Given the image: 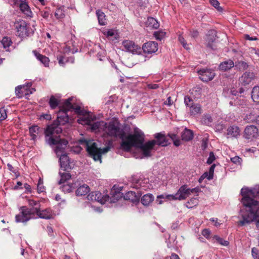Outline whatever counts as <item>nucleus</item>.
Here are the masks:
<instances>
[{
  "label": "nucleus",
  "mask_w": 259,
  "mask_h": 259,
  "mask_svg": "<svg viewBox=\"0 0 259 259\" xmlns=\"http://www.w3.org/2000/svg\"><path fill=\"white\" fill-rule=\"evenodd\" d=\"M242 196L241 202L246 209V212L241 211L242 220L239 222V225L243 226L254 220L256 221V226L259 229V203L253 198H259V186L248 189L243 188L241 190Z\"/></svg>",
  "instance_id": "f257e3e1"
},
{
  "label": "nucleus",
  "mask_w": 259,
  "mask_h": 259,
  "mask_svg": "<svg viewBox=\"0 0 259 259\" xmlns=\"http://www.w3.org/2000/svg\"><path fill=\"white\" fill-rule=\"evenodd\" d=\"M144 136L143 133L136 128L133 135H130L125 137V140L122 142L121 146L126 151H129L132 147L139 148L141 153V158L150 157L152 152L155 151L154 147L156 142L153 140L144 143Z\"/></svg>",
  "instance_id": "f03ea898"
},
{
  "label": "nucleus",
  "mask_w": 259,
  "mask_h": 259,
  "mask_svg": "<svg viewBox=\"0 0 259 259\" xmlns=\"http://www.w3.org/2000/svg\"><path fill=\"white\" fill-rule=\"evenodd\" d=\"M92 131L96 132H103L104 135L112 137H117L121 135L122 141L125 140L123 135L121 134V131L119 127L118 123L116 121H111L105 122L103 121H97L94 123L91 126Z\"/></svg>",
  "instance_id": "7ed1b4c3"
},
{
  "label": "nucleus",
  "mask_w": 259,
  "mask_h": 259,
  "mask_svg": "<svg viewBox=\"0 0 259 259\" xmlns=\"http://www.w3.org/2000/svg\"><path fill=\"white\" fill-rule=\"evenodd\" d=\"M72 98H69L64 101L63 104L58 112L57 113V123L64 125L69 120V116L67 113V111L74 110L75 113L80 112V106L76 105H73L71 103Z\"/></svg>",
  "instance_id": "20e7f679"
},
{
  "label": "nucleus",
  "mask_w": 259,
  "mask_h": 259,
  "mask_svg": "<svg viewBox=\"0 0 259 259\" xmlns=\"http://www.w3.org/2000/svg\"><path fill=\"white\" fill-rule=\"evenodd\" d=\"M81 145L84 146L90 156L92 157L95 161H100L102 162L101 154L107 152L109 149V147H106L103 149L99 148L97 144L93 140H87L81 139L79 141Z\"/></svg>",
  "instance_id": "39448f33"
},
{
  "label": "nucleus",
  "mask_w": 259,
  "mask_h": 259,
  "mask_svg": "<svg viewBox=\"0 0 259 259\" xmlns=\"http://www.w3.org/2000/svg\"><path fill=\"white\" fill-rule=\"evenodd\" d=\"M62 128L59 125L54 122L49 125L45 131L46 141L50 145H55L58 142L59 136L57 135L62 132Z\"/></svg>",
  "instance_id": "423d86ee"
},
{
  "label": "nucleus",
  "mask_w": 259,
  "mask_h": 259,
  "mask_svg": "<svg viewBox=\"0 0 259 259\" xmlns=\"http://www.w3.org/2000/svg\"><path fill=\"white\" fill-rule=\"evenodd\" d=\"M15 27L17 29V35L21 37L24 38L32 35L35 29L31 28L29 24H28L24 20H19L15 23Z\"/></svg>",
  "instance_id": "0eeeda50"
},
{
  "label": "nucleus",
  "mask_w": 259,
  "mask_h": 259,
  "mask_svg": "<svg viewBox=\"0 0 259 259\" xmlns=\"http://www.w3.org/2000/svg\"><path fill=\"white\" fill-rule=\"evenodd\" d=\"M19 214L16 215L15 219L17 223H25L30 219L36 218L34 216V209L28 208L26 206L21 207Z\"/></svg>",
  "instance_id": "6e6552de"
},
{
  "label": "nucleus",
  "mask_w": 259,
  "mask_h": 259,
  "mask_svg": "<svg viewBox=\"0 0 259 259\" xmlns=\"http://www.w3.org/2000/svg\"><path fill=\"white\" fill-rule=\"evenodd\" d=\"M200 191V189L198 187L191 189L187 185H183L176 193L178 200H185L191 194H197Z\"/></svg>",
  "instance_id": "1a4fd4ad"
},
{
  "label": "nucleus",
  "mask_w": 259,
  "mask_h": 259,
  "mask_svg": "<svg viewBox=\"0 0 259 259\" xmlns=\"http://www.w3.org/2000/svg\"><path fill=\"white\" fill-rule=\"evenodd\" d=\"M122 45L123 50L133 54H139L141 52V47L132 40H125L122 41Z\"/></svg>",
  "instance_id": "9d476101"
},
{
  "label": "nucleus",
  "mask_w": 259,
  "mask_h": 259,
  "mask_svg": "<svg viewBox=\"0 0 259 259\" xmlns=\"http://www.w3.org/2000/svg\"><path fill=\"white\" fill-rule=\"evenodd\" d=\"M59 157L60 165L64 171H68L73 168L74 164L70 161L67 154H61Z\"/></svg>",
  "instance_id": "9b49d317"
},
{
  "label": "nucleus",
  "mask_w": 259,
  "mask_h": 259,
  "mask_svg": "<svg viewBox=\"0 0 259 259\" xmlns=\"http://www.w3.org/2000/svg\"><path fill=\"white\" fill-rule=\"evenodd\" d=\"M258 136V129L253 125L247 126L244 131V137L247 139L256 138Z\"/></svg>",
  "instance_id": "f8f14e48"
},
{
  "label": "nucleus",
  "mask_w": 259,
  "mask_h": 259,
  "mask_svg": "<svg viewBox=\"0 0 259 259\" xmlns=\"http://www.w3.org/2000/svg\"><path fill=\"white\" fill-rule=\"evenodd\" d=\"M76 113L79 115L77 119V122L79 124L90 125L93 120V118L90 113L84 112L81 109L80 112Z\"/></svg>",
  "instance_id": "ddd939ff"
},
{
  "label": "nucleus",
  "mask_w": 259,
  "mask_h": 259,
  "mask_svg": "<svg viewBox=\"0 0 259 259\" xmlns=\"http://www.w3.org/2000/svg\"><path fill=\"white\" fill-rule=\"evenodd\" d=\"M142 49L145 54H151L158 50V44L155 41H150L144 44Z\"/></svg>",
  "instance_id": "4468645a"
},
{
  "label": "nucleus",
  "mask_w": 259,
  "mask_h": 259,
  "mask_svg": "<svg viewBox=\"0 0 259 259\" xmlns=\"http://www.w3.org/2000/svg\"><path fill=\"white\" fill-rule=\"evenodd\" d=\"M199 74L200 75V79L203 81H208L212 80L215 75L213 71L210 69H203L198 71Z\"/></svg>",
  "instance_id": "2eb2a0df"
},
{
  "label": "nucleus",
  "mask_w": 259,
  "mask_h": 259,
  "mask_svg": "<svg viewBox=\"0 0 259 259\" xmlns=\"http://www.w3.org/2000/svg\"><path fill=\"white\" fill-rule=\"evenodd\" d=\"M34 214L36 213L37 215L41 219H50L52 218V212L50 209H46L42 211L40 210V205L34 208Z\"/></svg>",
  "instance_id": "dca6fc26"
},
{
  "label": "nucleus",
  "mask_w": 259,
  "mask_h": 259,
  "mask_svg": "<svg viewBox=\"0 0 259 259\" xmlns=\"http://www.w3.org/2000/svg\"><path fill=\"white\" fill-rule=\"evenodd\" d=\"M68 144V142L66 140L58 139V143L55 144L57 146L55 149V152L58 157L61 154H65L64 150Z\"/></svg>",
  "instance_id": "f3484780"
},
{
  "label": "nucleus",
  "mask_w": 259,
  "mask_h": 259,
  "mask_svg": "<svg viewBox=\"0 0 259 259\" xmlns=\"http://www.w3.org/2000/svg\"><path fill=\"white\" fill-rule=\"evenodd\" d=\"M102 194L99 192H93L88 195V200L97 201L101 204H104L109 198L108 196L105 197H101Z\"/></svg>",
  "instance_id": "a211bd4d"
},
{
  "label": "nucleus",
  "mask_w": 259,
  "mask_h": 259,
  "mask_svg": "<svg viewBox=\"0 0 259 259\" xmlns=\"http://www.w3.org/2000/svg\"><path fill=\"white\" fill-rule=\"evenodd\" d=\"M216 36V32L213 30H209L206 35L207 46L213 50L215 49V47L212 43L215 41Z\"/></svg>",
  "instance_id": "6ab92c4d"
},
{
  "label": "nucleus",
  "mask_w": 259,
  "mask_h": 259,
  "mask_svg": "<svg viewBox=\"0 0 259 259\" xmlns=\"http://www.w3.org/2000/svg\"><path fill=\"white\" fill-rule=\"evenodd\" d=\"M254 77V75L253 73L246 72L240 78L239 80L243 85H245L249 84L253 79Z\"/></svg>",
  "instance_id": "aec40b11"
},
{
  "label": "nucleus",
  "mask_w": 259,
  "mask_h": 259,
  "mask_svg": "<svg viewBox=\"0 0 259 259\" xmlns=\"http://www.w3.org/2000/svg\"><path fill=\"white\" fill-rule=\"evenodd\" d=\"M29 130L31 140L36 141L40 132V128L37 125H33L29 127Z\"/></svg>",
  "instance_id": "412c9836"
},
{
  "label": "nucleus",
  "mask_w": 259,
  "mask_h": 259,
  "mask_svg": "<svg viewBox=\"0 0 259 259\" xmlns=\"http://www.w3.org/2000/svg\"><path fill=\"white\" fill-rule=\"evenodd\" d=\"M140 195L137 194L136 192L130 191L126 193L124 196V199L128 200L133 202H138L139 201Z\"/></svg>",
  "instance_id": "4be33fe9"
},
{
  "label": "nucleus",
  "mask_w": 259,
  "mask_h": 259,
  "mask_svg": "<svg viewBox=\"0 0 259 259\" xmlns=\"http://www.w3.org/2000/svg\"><path fill=\"white\" fill-rule=\"evenodd\" d=\"M240 130L237 126H229L227 129V136L228 138H237L240 135Z\"/></svg>",
  "instance_id": "5701e85b"
},
{
  "label": "nucleus",
  "mask_w": 259,
  "mask_h": 259,
  "mask_svg": "<svg viewBox=\"0 0 259 259\" xmlns=\"http://www.w3.org/2000/svg\"><path fill=\"white\" fill-rule=\"evenodd\" d=\"M155 138L157 139L156 144L161 146H166L168 145V142L165 136L161 134L157 133L155 135Z\"/></svg>",
  "instance_id": "b1692460"
},
{
  "label": "nucleus",
  "mask_w": 259,
  "mask_h": 259,
  "mask_svg": "<svg viewBox=\"0 0 259 259\" xmlns=\"http://www.w3.org/2000/svg\"><path fill=\"white\" fill-rule=\"evenodd\" d=\"M33 53L37 59L43 64L45 67L49 66L50 60L48 57L38 53L36 51H33Z\"/></svg>",
  "instance_id": "393cba45"
},
{
  "label": "nucleus",
  "mask_w": 259,
  "mask_h": 259,
  "mask_svg": "<svg viewBox=\"0 0 259 259\" xmlns=\"http://www.w3.org/2000/svg\"><path fill=\"white\" fill-rule=\"evenodd\" d=\"M234 66L233 61L230 59L222 62L219 65V69L222 71H227Z\"/></svg>",
  "instance_id": "a878e982"
},
{
  "label": "nucleus",
  "mask_w": 259,
  "mask_h": 259,
  "mask_svg": "<svg viewBox=\"0 0 259 259\" xmlns=\"http://www.w3.org/2000/svg\"><path fill=\"white\" fill-rule=\"evenodd\" d=\"M90 191V187L85 184L79 186L76 190L77 196H84Z\"/></svg>",
  "instance_id": "bb28decb"
},
{
  "label": "nucleus",
  "mask_w": 259,
  "mask_h": 259,
  "mask_svg": "<svg viewBox=\"0 0 259 259\" xmlns=\"http://www.w3.org/2000/svg\"><path fill=\"white\" fill-rule=\"evenodd\" d=\"M154 199V197L152 194H146L142 197L141 202L143 205L148 206L153 202Z\"/></svg>",
  "instance_id": "cd10ccee"
},
{
  "label": "nucleus",
  "mask_w": 259,
  "mask_h": 259,
  "mask_svg": "<svg viewBox=\"0 0 259 259\" xmlns=\"http://www.w3.org/2000/svg\"><path fill=\"white\" fill-rule=\"evenodd\" d=\"M145 25L147 27H149L151 29H157L159 24L157 21L153 17H149L147 19L145 23Z\"/></svg>",
  "instance_id": "c85d7f7f"
},
{
  "label": "nucleus",
  "mask_w": 259,
  "mask_h": 259,
  "mask_svg": "<svg viewBox=\"0 0 259 259\" xmlns=\"http://www.w3.org/2000/svg\"><path fill=\"white\" fill-rule=\"evenodd\" d=\"M181 137L183 140L188 141L193 138V133L192 131L186 128L182 133Z\"/></svg>",
  "instance_id": "c756f323"
},
{
  "label": "nucleus",
  "mask_w": 259,
  "mask_h": 259,
  "mask_svg": "<svg viewBox=\"0 0 259 259\" xmlns=\"http://www.w3.org/2000/svg\"><path fill=\"white\" fill-rule=\"evenodd\" d=\"M59 174L60 177V180L58 182V184L59 185L65 183L67 180H70L71 177L70 174L69 172H62L61 170H60Z\"/></svg>",
  "instance_id": "7c9ffc66"
},
{
  "label": "nucleus",
  "mask_w": 259,
  "mask_h": 259,
  "mask_svg": "<svg viewBox=\"0 0 259 259\" xmlns=\"http://www.w3.org/2000/svg\"><path fill=\"white\" fill-rule=\"evenodd\" d=\"M96 15L98 17V21L101 25H105L107 23L106 16L104 13L101 10H97L96 11Z\"/></svg>",
  "instance_id": "2f4dec72"
},
{
  "label": "nucleus",
  "mask_w": 259,
  "mask_h": 259,
  "mask_svg": "<svg viewBox=\"0 0 259 259\" xmlns=\"http://www.w3.org/2000/svg\"><path fill=\"white\" fill-rule=\"evenodd\" d=\"M189 108L190 113L192 115H196L198 114L201 113V106L198 104H194Z\"/></svg>",
  "instance_id": "473e14b6"
},
{
  "label": "nucleus",
  "mask_w": 259,
  "mask_h": 259,
  "mask_svg": "<svg viewBox=\"0 0 259 259\" xmlns=\"http://www.w3.org/2000/svg\"><path fill=\"white\" fill-rule=\"evenodd\" d=\"M251 98L254 102L259 103V86H255L253 88Z\"/></svg>",
  "instance_id": "72a5a7b5"
},
{
  "label": "nucleus",
  "mask_w": 259,
  "mask_h": 259,
  "mask_svg": "<svg viewBox=\"0 0 259 259\" xmlns=\"http://www.w3.org/2000/svg\"><path fill=\"white\" fill-rule=\"evenodd\" d=\"M199 203V199L197 198L193 197L186 203V206L189 208H192L197 206Z\"/></svg>",
  "instance_id": "f704fd0d"
},
{
  "label": "nucleus",
  "mask_w": 259,
  "mask_h": 259,
  "mask_svg": "<svg viewBox=\"0 0 259 259\" xmlns=\"http://www.w3.org/2000/svg\"><path fill=\"white\" fill-rule=\"evenodd\" d=\"M212 121L213 120L211 116L208 114L204 115L201 119L202 123L207 125H210Z\"/></svg>",
  "instance_id": "c9c22d12"
},
{
  "label": "nucleus",
  "mask_w": 259,
  "mask_h": 259,
  "mask_svg": "<svg viewBox=\"0 0 259 259\" xmlns=\"http://www.w3.org/2000/svg\"><path fill=\"white\" fill-rule=\"evenodd\" d=\"M73 188V184L69 183L62 185L61 187V189L64 193H69L72 191Z\"/></svg>",
  "instance_id": "e433bc0d"
},
{
  "label": "nucleus",
  "mask_w": 259,
  "mask_h": 259,
  "mask_svg": "<svg viewBox=\"0 0 259 259\" xmlns=\"http://www.w3.org/2000/svg\"><path fill=\"white\" fill-rule=\"evenodd\" d=\"M59 104L58 100L54 96H52L50 99L49 104L52 109L56 108Z\"/></svg>",
  "instance_id": "4c0bfd02"
},
{
  "label": "nucleus",
  "mask_w": 259,
  "mask_h": 259,
  "mask_svg": "<svg viewBox=\"0 0 259 259\" xmlns=\"http://www.w3.org/2000/svg\"><path fill=\"white\" fill-rule=\"evenodd\" d=\"M1 42L3 45L4 48L5 49L8 48L12 44V41L10 38L8 37H4L2 39Z\"/></svg>",
  "instance_id": "58836bf2"
},
{
  "label": "nucleus",
  "mask_w": 259,
  "mask_h": 259,
  "mask_svg": "<svg viewBox=\"0 0 259 259\" xmlns=\"http://www.w3.org/2000/svg\"><path fill=\"white\" fill-rule=\"evenodd\" d=\"M235 66L240 70H245L248 68V64L244 61H238L236 62Z\"/></svg>",
  "instance_id": "ea45409f"
},
{
  "label": "nucleus",
  "mask_w": 259,
  "mask_h": 259,
  "mask_svg": "<svg viewBox=\"0 0 259 259\" xmlns=\"http://www.w3.org/2000/svg\"><path fill=\"white\" fill-rule=\"evenodd\" d=\"M168 136L173 140L174 144L176 146H179L181 144L180 140L177 139V135L175 134H168Z\"/></svg>",
  "instance_id": "a19ab883"
},
{
  "label": "nucleus",
  "mask_w": 259,
  "mask_h": 259,
  "mask_svg": "<svg viewBox=\"0 0 259 259\" xmlns=\"http://www.w3.org/2000/svg\"><path fill=\"white\" fill-rule=\"evenodd\" d=\"M215 166V164L212 165L209 168V174H208L207 172H205L204 174V175H205V177L207 178V179L209 180L213 178V175Z\"/></svg>",
  "instance_id": "79ce46f5"
},
{
  "label": "nucleus",
  "mask_w": 259,
  "mask_h": 259,
  "mask_svg": "<svg viewBox=\"0 0 259 259\" xmlns=\"http://www.w3.org/2000/svg\"><path fill=\"white\" fill-rule=\"evenodd\" d=\"M213 238L215 239L217 243L223 246H227L229 245V243L228 241L225 240L218 236H214Z\"/></svg>",
  "instance_id": "37998d69"
},
{
  "label": "nucleus",
  "mask_w": 259,
  "mask_h": 259,
  "mask_svg": "<svg viewBox=\"0 0 259 259\" xmlns=\"http://www.w3.org/2000/svg\"><path fill=\"white\" fill-rule=\"evenodd\" d=\"M209 3L218 11L222 12L223 9L220 6V3L217 0H209Z\"/></svg>",
  "instance_id": "c03bdc74"
},
{
  "label": "nucleus",
  "mask_w": 259,
  "mask_h": 259,
  "mask_svg": "<svg viewBox=\"0 0 259 259\" xmlns=\"http://www.w3.org/2000/svg\"><path fill=\"white\" fill-rule=\"evenodd\" d=\"M64 15L63 9L61 8H58L55 12V16L57 19L62 18L64 17Z\"/></svg>",
  "instance_id": "a18cd8bd"
},
{
  "label": "nucleus",
  "mask_w": 259,
  "mask_h": 259,
  "mask_svg": "<svg viewBox=\"0 0 259 259\" xmlns=\"http://www.w3.org/2000/svg\"><path fill=\"white\" fill-rule=\"evenodd\" d=\"M184 102L186 106L189 108L194 104L193 100L188 96L185 97Z\"/></svg>",
  "instance_id": "49530a36"
},
{
  "label": "nucleus",
  "mask_w": 259,
  "mask_h": 259,
  "mask_svg": "<svg viewBox=\"0 0 259 259\" xmlns=\"http://www.w3.org/2000/svg\"><path fill=\"white\" fill-rule=\"evenodd\" d=\"M179 40L185 49H186V50H189L190 49L189 47V45L187 44L185 38L183 37V36H179Z\"/></svg>",
  "instance_id": "de8ad7c7"
},
{
  "label": "nucleus",
  "mask_w": 259,
  "mask_h": 259,
  "mask_svg": "<svg viewBox=\"0 0 259 259\" xmlns=\"http://www.w3.org/2000/svg\"><path fill=\"white\" fill-rule=\"evenodd\" d=\"M23 88H24V85H19V86L15 88V93H16V96L18 98H21L23 96V93L21 91V90Z\"/></svg>",
  "instance_id": "09e8293b"
},
{
  "label": "nucleus",
  "mask_w": 259,
  "mask_h": 259,
  "mask_svg": "<svg viewBox=\"0 0 259 259\" xmlns=\"http://www.w3.org/2000/svg\"><path fill=\"white\" fill-rule=\"evenodd\" d=\"M154 35L157 40H161L165 36V33L162 31L155 32Z\"/></svg>",
  "instance_id": "8fccbe9b"
},
{
  "label": "nucleus",
  "mask_w": 259,
  "mask_h": 259,
  "mask_svg": "<svg viewBox=\"0 0 259 259\" xmlns=\"http://www.w3.org/2000/svg\"><path fill=\"white\" fill-rule=\"evenodd\" d=\"M0 121H3L7 117V110L5 108H2L0 109Z\"/></svg>",
  "instance_id": "3c124183"
},
{
  "label": "nucleus",
  "mask_w": 259,
  "mask_h": 259,
  "mask_svg": "<svg viewBox=\"0 0 259 259\" xmlns=\"http://www.w3.org/2000/svg\"><path fill=\"white\" fill-rule=\"evenodd\" d=\"M106 35L108 37H114V38L117 39V32L115 30L110 29L107 31Z\"/></svg>",
  "instance_id": "603ef678"
},
{
  "label": "nucleus",
  "mask_w": 259,
  "mask_h": 259,
  "mask_svg": "<svg viewBox=\"0 0 259 259\" xmlns=\"http://www.w3.org/2000/svg\"><path fill=\"white\" fill-rule=\"evenodd\" d=\"M252 255L254 259H259L258 250L255 247H253L251 249Z\"/></svg>",
  "instance_id": "864d4df0"
},
{
  "label": "nucleus",
  "mask_w": 259,
  "mask_h": 259,
  "mask_svg": "<svg viewBox=\"0 0 259 259\" xmlns=\"http://www.w3.org/2000/svg\"><path fill=\"white\" fill-rule=\"evenodd\" d=\"M215 160V156L213 152H210L209 157L207 159V163L209 164H211Z\"/></svg>",
  "instance_id": "5fc2aeb1"
},
{
  "label": "nucleus",
  "mask_w": 259,
  "mask_h": 259,
  "mask_svg": "<svg viewBox=\"0 0 259 259\" xmlns=\"http://www.w3.org/2000/svg\"><path fill=\"white\" fill-rule=\"evenodd\" d=\"M37 190L39 193L42 192L45 190V187L42 186V182L40 180H39L37 184Z\"/></svg>",
  "instance_id": "6e6d98bb"
},
{
  "label": "nucleus",
  "mask_w": 259,
  "mask_h": 259,
  "mask_svg": "<svg viewBox=\"0 0 259 259\" xmlns=\"http://www.w3.org/2000/svg\"><path fill=\"white\" fill-rule=\"evenodd\" d=\"M166 199L169 200H178L176 193L175 194H169L165 195Z\"/></svg>",
  "instance_id": "4d7b16f0"
},
{
  "label": "nucleus",
  "mask_w": 259,
  "mask_h": 259,
  "mask_svg": "<svg viewBox=\"0 0 259 259\" xmlns=\"http://www.w3.org/2000/svg\"><path fill=\"white\" fill-rule=\"evenodd\" d=\"M202 234L203 236L206 237V238H208L210 235V231L208 229H204L202 231Z\"/></svg>",
  "instance_id": "13d9d810"
},
{
  "label": "nucleus",
  "mask_w": 259,
  "mask_h": 259,
  "mask_svg": "<svg viewBox=\"0 0 259 259\" xmlns=\"http://www.w3.org/2000/svg\"><path fill=\"white\" fill-rule=\"evenodd\" d=\"M28 202L29 205L31 206H37V205L39 206V203L38 202L35 201L34 200H32V199H29L28 200Z\"/></svg>",
  "instance_id": "bf43d9fd"
},
{
  "label": "nucleus",
  "mask_w": 259,
  "mask_h": 259,
  "mask_svg": "<svg viewBox=\"0 0 259 259\" xmlns=\"http://www.w3.org/2000/svg\"><path fill=\"white\" fill-rule=\"evenodd\" d=\"M240 158L238 156H235L231 158V161L235 164L240 163Z\"/></svg>",
  "instance_id": "052dcab7"
},
{
  "label": "nucleus",
  "mask_w": 259,
  "mask_h": 259,
  "mask_svg": "<svg viewBox=\"0 0 259 259\" xmlns=\"http://www.w3.org/2000/svg\"><path fill=\"white\" fill-rule=\"evenodd\" d=\"M199 32L196 30H193L190 31V35L192 37L195 38L198 36Z\"/></svg>",
  "instance_id": "680f3d73"
},
{
  "label": "nucleus",
  "mask_w": 259,
  "mask_h": 259,
  "mask_svg": "<svg viewBox=\"0 0 259 259\" xmlns=\"http://www.w3.org/2000/svg\"><path fill=\"white\" fill-rule=\"evenodd\" d=\"M59 64L61 66H64L65 62L64 61V57L63 56H59L57 57Z\"/></svg>",
  "instance_id": "e2e57ef3"
},
{
  "label": "nucleus",
  "mask_w": 259,
  "mask_h": 259,
  "mask_svg": "<svg viewBox=\"0 0 259 259\" xmlns=\"http://www.w3.org/2000/svg\"><path fill=\"white\" fill-rule=\"evenodd\" d=\"M134 183H135L134 187L136 189L139 188V185H141V184H139V179L135 178L133 180Z\"/></svg>",
  "instance_id": "0e129e2a"
},
{
  "label": "nucleus",
  "mask_w": 259,
  "mask_h": 259,
  "mask_svg": "<svg viewBox=\"0 0 259 259\" xmlns=\"http://www.w3.org/2000/svg\"><path fill=\"white\" fill-rule=\"evenodd\" d=\"M41 16L44 18H47L49 16V13L47 11H43L40 12Z\"/></svg>",
  "instance_id": "69168bd1"
},
{
  "label": "nucleus",
  "mask_w": 259,
  "mask_h": 259,
  "mask_svg": "<svg viewBox=\"0 0 259 259\" xmlns=\"http://www.w3.org/2000/svg\"><path fill=\"white\" fill-rule=\"evenodd\" d=\"M147 87L150 89H156L158 88V85L157 84H149Z\"/></svg>",
  "instance_id": "338daca9"
},
{
  "label": "nucleus",
  "mask_w": 259,
  "mask_h": 259,
  "mask_svg": "<svg viewBox=\"0 0 259 259\" xmlns=\"http://www.w3.org/2000/svg\"><path fill=\"white\" fill-rule=\"evenodd\" d=\"M172 102L171 101V97H168L167 99V100L164 102V104L165 105H167L168 106H170L172 105Z\"/></svg>",
  "instance_id": "774afa93"
}]
</instances>
